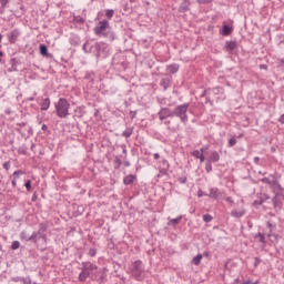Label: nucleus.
Returning <instances> with one entry per match:
<instances>
[{
	"instance_id": "1",
	"label": "nucleus",
	"mask_w": 284,
	"mask_h": 284,
	"mask_svg": "<svg viewBox=\"0 0 284 284\" xmlns=\"http://www.w3.org/2000/svg\"><path fill=\"white\" fill-rule=\"evenodd\" d=\"M55 112L60 119H67L70 114V102L64 98H60L55 103Z\"/></svg>"
},
{
	"instance_id": "2",
	"label": "nucleus",
	"mask_w": 284,
	"mask_h": 284,
	"mask_svg": "<svg viewBox=\"0 0 284 284\" xmlns=\"http://www.w3.org/2000/svg\"><path fill=\"white\" fill-rule=\"evenodd\" d=\"M45 230H48V226L45 224H40V227L37 232H33L29 240L32 241V243L38 244L39 241H43L45 243L48 241V235H45Z\"/></svg>"
},
{
	"instance_id": "3",
	"label": "nucleus",
	"mask_w": 284,
	"mask_h": 284,
	"mask_svg": "<svg viewBox=\"0 0 284 284\" xmlns=\"http://www.w3.org/2000/svg\"><path fill=\"white\" fill-rule=\"evenodd\" d=\"M108 28H110V22L108 20H102L94 28V33L98 37H111V39H114V34L113 33H110V32L105 31V30H108Z\"/></svg>"
},
{
	"instance_id": "4",
	"label": "nucleus",
	"mask_w": 284,
	"mask_h": 284,
	"mask_svg": "<svg viewBox=\"0 0 284 284\" xmlns=\"http://www.w3.org/2000/svg\"><path fill=\"white\" fill-rule=\"evenodd\" d=\"M189 108H190L189 103L178 105L173 111V116H178L179 119H181L182 123H185L187 121Z\"/></svg>"
},
{
	"instance_id": "5",
	"label": "nucleus",
	"mask_w": 284,
	"mask_h": 284,
	"mask_svg": "<svg viewBox=\"0 0 284 284\" xmlns=\"http://www.w3.org/2000/svg\"><path fill=\"white\" fill-rule=\"evenodd\" d=\"M142 272H143V262H141V261H135V262L133 263V267H132V274H133V276H135V278H140Z\"/></svg>"
},
{
	"instance_id": "6",
	"label": "nucleus",
	"mask_w": 284,
	"mask_h": 284,
	"mask_svg": "<svg viewBox=\"0 0 284 284\" xmlns=\"http://www.w3.org/2000/svg\"><path fill=\"white\" fill-rule=\"evenodd\" d=\"M158 114H159L160 121L174 116L173 111H171L169 108L161 109Z\"/></svg>"
},
{
	"instance_id": "7",
	"label": "nucleus",
	"mask_w": 284,
	"mask_h": 284,
	"mask_svg": "<svg viewBox=\"0 0 284 284\" xmlns=\"http://www.w3.org/2000/svg\"><path fill=\"white\" fill-rule=\"evenodd\" d=\"M19 34H21V32H19L18 29L11 31L8 36L9 43H17V39H19Z\"/></svg>"
},
{
	"instance_id": "8",
	"label": "nucleus",
	"mask_w": 284,
	"mask_h": 284,
	"mask_svg": "<svg viewBox=\"0 0 284 284\" xmlns=\"http://www.w3.org/2000/svg\"><path fill=\"white\" fill-rule=\"evenodd\" d=\"M82 270L87 272H94L98 270L97 265L92 264V262H82Z\"/></svg>"
},
{
	"instance_id": "9",
	"label": "nucleus",
	"mask_w": 284,
	"mask_h": 284,
	"mask_svg": "<svg viewBox=\"0 0 284 284\" xmlns=\"http://www.w3.org/2000/svg\"><path fill=\"white\" fill-rule=\"evenodd\" d=\"M209 196L210 199H220V196H223V194L221 193V191H219L217 187H213V189H210Z\"/></svg>"
},
{
	"instance_id": "10",
	"label": "nucleus",
	"mask_w": 284,
	"mask_h": 284,
	"mask_svg": "<svg viewBox=\"0 0 284 284\" xmlns=\"http://www.w3.org/2000/svg\"><path fill=\"white\" fill-rule=\"evenodd\" d=\"M221 161V155H219V152L213 151L209 158L210 163H219Z\"/></svg>"
},
{
	"instance_id": "11",
	"label": "nucleus",
	"mask_w": 284,
	"mask_h": 284,
	"mask_svg": "<svg viewBox=\"0 0 284 284\" xmlns=\"http://www.w3.org/2000/svg\"><path fill=\"white\" fill-rule=\"evenodd\" d=\"M245 215V210H233L231 212V216H233V219H241V216Z\"/></svg>"
},
{
	"instance_id": "12",
	"label": "nucleus",
	"mask_w": 284,
	"mask_h": 284,
	"mask_svg": "<svg viewBox=\"0 0 284 284\" xmlns=\"http://www.w3.org/2000/svg\"><path fill=\"white\" fill-rule=\"evenodd\" d=\"M88 276H90V272L82 268V272L79 274V281L81 283H85V281H88Z\"/></svg>"
},
{
	"instance_id": "13",
	"label": "nucleus",
	"mask_w": 284,
	"mask_h": 284,
	"mask_svg": "<svg viewBox=\"0 0 284 284\" xmlns=\"http://www.w3.org/2000/svg\"><path fill=\"white\" fill-rule=\"evenodd\" d=\"M187 10H190V1L187 0H183V2L181 3L179 11L180 12H187Z\"/></svg>"
},
{
	"instance_id": "14",
	"label": "nucleus",
	"mask_w": 284,
	"mask_h": 284,
	"mask_svg": "<svg viewBox=\"0 0 284 284\" xmlns=\"http://www.w3.org/2000/svg\"><path fill=\"white\" fill-rule=\"evenodd\" d=\"M166 70L170 74H176L179 72V64H170Z\"/></svg>"
},
{
	"instance_id": "15",
	"label": "nucleus",
	"mask_w": 284,
	"mask_h": 284,
	"mask_svg": "<svg viewBox=\"0 0 284 284\" xmlns=\"http://www.w3.org/2000/svg\"><path fill=\"white\" fill-rule=\"evenodd\" d=\"M40 105H41L42 111L49 110V108H50V98L44 99Z\"/></svg>"
},
{
	"instance_id": "16",
	"label": "nucleus",
	"mask_w": 284,
	"mask_h": 284,
	"mask_svg": "<svg viewBox=\"0 0 284 284\" xmlns=\"http://www.w3.org/2000/svg\"><path fill=\"white\" fill-rule=\"evenodd\" d=\"M273 187V192H275V194H280V192L283 190V187L281 186V184H278V182H273V185H271Z\"/></svg>"
},
{
	"instance_id": "17",
	"label": "nucleus",
	"mask_w": 284,
	"mask_h": 284,
	"mask_svg": "<svg viewBox=\"0 0 284 284\" xmlns=\"http://www.w3.org/2000/svg\"><path fill=\"white\" fill-rule=\"evenodd\" d=\"M123 182H124V185H132V183H134V175L125 176Z\"/></svg>"
},
{
	"instance_id": "18",
	"label": "nucleus",
	"mask_w": 284,
	"mask_h": 284,
	"mask_svg": "<svg viewBox=\"0 0 284 284\" xmlns=\"http://www.w3.org/2000/svg\"><path fill=\"white\" fill-rule=\"evenodd\" d=\"M226 50H235L236 49V42L234 41H227L225 44Z\"/></svg>"
},
{
	"instance_id": "19",
	"label": "nucleus",
	"mask_w": 284,
	"mask_h": 284,
	"mask_svg": "<svg viewBox=\"0 0 284 284\" xmlns=\"http://www.w3.org/2000/svg\"><path fill=\"white\" fill-rule=\"evenodd\" d=\"M40 54L42 57H48V47L45 44H40Z\"/></svg>"
},
{
	"instance_id": "20",
	"label": "nucleus",
	"mask_w": 284,
	"mask_h": 284,
	"mask_svg": "<svg viewBox=\"0 0 284 284\" xmlns=\"http://www.w3.org/2000/svg\"><path fill=\"white\" fill-rule=\"evenodd\" d=\"M160 85H162L164 90H168V88H170V79H162Z\"/></svg>"
},
{
	"instance_id": "21",
	"label": "nucleus",
	"mask_w": 284,
	"mask_h": 284,
	"mask_svg": "<svg viewBox=\"0 0 284 284\" xmlns=\"http://www.w3.org/2000/svg\"><path fill=\"white\" fill-rule=\"evenodd\" d=\"M255 241H258V243H265V235H263V233H257L255 235Z\"/></svg>"
},
{
	"instance_id": "22",
	"label": "nucleus",
	"mask_w": 284,
	"mask_h": 284,
	"mask_svg": "<svg viewBox=\"0 0 284 284\" xmlns=\"http://www.w3.org/2000/svg\"><path fill=\"white\" fill-rule=\"evenodd\" d=\"M231 32H232V28H230V26L225 24V26L223 27V34H224V37L230 36Z\"/></svg>"
},
{
	"instance_id": "23",
	"label": "nucleus",
	"mask_w": 284,
	"mask_h": 284,
	"mask_svg": "<svg viewBox=\"0 0 284 284\" xmlns=\"http://www.w3.org/2000/svg\"><path fill=\"white\" fill-rule=\"evenodd\" d=\"M202 258H203V255H202V254H197V255L193 258V264H194V265H200Z\"/></svg>"
},
{
	"instance_id": "24",
	"label": "nucleus",
	"mask_w": 284,
	"mask_h": 284,
	"mask_svg": "<svg viewBox=\"0 0 284 284\" xmlns=\"http://www.w3.org/2000/svg\"><path fill=\"white\" fill-rule=\"evenodd\" d=\"M20 239H21V241H32V240L30 239V236H28V233H27L26 231H22V232L20 233Z\"/></svg>"
},
{
	"instance_id": "25",
	"label": "nucleus",
	"mask_w": 284,
	"mask_h": 284,
	"mask_svg": "<svg viewBox=\"0 0 284 284\" xmlns=\"http://www.w3.org/2000/svg\"><path fill=\"white\" fill-rule=\"evenodd\" d=\"M122 136H125V139H130L132 136V129H126L123 133Z\"/></svg>"
},
{
	"instance_id": "26",
	"label": "nucleus",
	"mask_w": 284,
	"mask_h": 284,
	"mask_svg": "<svg viewBox=\"0 0 284 284\" xmlns=\"http://www.w3.org/2000/svg\"><path fill=\"white\" fill-rule=\"evenodd\" d=\"M21 174H26V172H23L22 170H18L13 172V180L17 181V179H19V176H21Z\"/></svg>"
},
{
	"instance_id": "27",
	"label": "nucleus",
	"mask_w": 284,
	"mask_h": 284,
	"mask_svg": "<svg viewBox=\"0 0 284 284\" xmlns=\"http://www.w3.org/2000/svg\"><path fill=\"white\" fill-rule=\"evenodd\" d=\"M21 243L19 241H13L11 244V250H19Z\"/></svg>"
},
{
	"instance_id": "28",
	"label": "nucleus",
	"mask_w": 284,
	"mask_h": 284,
	"mask_svg": "<svg viewBox=\"0 0 284 284\" xmlns=\"http://www.w3.org/2000/svg\"><path fill=\"white\" fill-rule=\"evenodd\" d=\"M105 17L109 19H112V17H114V10L108 9L105 12Z\"/></svg>"
},
{
	"instance_id": "29",
	"label": "nucleus",
	"mask_w": 284,
	"mask_h": 284,
	"mask_svg": "<svg viewBox=\"0 0 284 284\" xmlns=\"http://www.w3.org/2000/svg\"><path fill=\"white\" fill-rule=\"evenodd\" d=\"M234 145H236V138H231L229 140V148H234Z\"/></svg>"
},
{
	"instance_id": "30",
	"label": "nucleus",
	"mask_w": 284,
	"mask_h": 284,
	"mask_svg": "<svg viewBox=\"0 0 284 284\" xmlns=\"http://www.w3.org/2000/svg\"><path fill=\"white\" fill-rule=\"evenodd\" d=\"M203 221H204L205 223H210V222L212 221V215H210V214L203 215Z\"/></svg>"
},
{
	"instance_id": "31",
	"label": "nucleus",
	"mask_w": 284,
	"mask_h": 284,
	"mask_svg": "<svg viewBox=\"0 0 284 284\" xmlns=\"http://www.w3.org/2000/svg\"><path fill=\"white\" fill-rule=\"evenodd\" d=\"M181 219L182 216L171 220L172 225H179V223H181Z\"/></svg>"
},
{
	"instance_id": "32",
	"label": "nucleus",
	"mask_w": 284,
	"mask_h": 284,
	"mask_svg": "<svg viewBox=\"0 0 284 284\" xmlns=\"http://www.w3.org/2000/svg\"><path fill=\"white\" fill-rule=\"evenodd\" d=\"M26 189L28 190V192H30V190H32V182L30 180H28L24 184Z\"/></svg>"
},
{
	"instance_id": "33",
	"label": "nucleus",
	"mask_w": 284,
	"mask_h": 284,
	"mask_svg": "<svg viewBox=\"0 0 284 284\" xmlns=\"http://www.w3.org/2000/svg\"><path fill=\"white\" fill-rule=\"evenodd\" d=\"M206 172H212V162L207 161L205 164Z\"/></svg>"
},
{
	"instance_id": "34",
	"label": "nucleus",
	"mask_w": 284,
	"mask_h": 284,
	"mask_svg": "<svg viewBox=\"0 0 284 284\" xmlns=\"http://www.w3.org/2000/svg\"><path fill=\"white\" fill-rule=\"evenodd\" d=\"M262 183H267V185H273L274 182L270 181L267 178H263Z\"/></svg>"
},
{
	"instance_id": "35",
	"label": "nucleus",
	"mask_w": 284,
	"mask_h": 284,
	"mask_svg": "<svg viewBox=\"0 0 284 284\" xmlns=\"http://www.w3.org/2000/svg\"><path fill=\"white\" fill-rule=\"evenodd\" d=\"M193 156H195V159H199L201 155V152L199 150H195L192 152Z\"/></svg>"
},
{
	"instance_id": "36",
	"label": "nucleus",
	"mask_w": 284,
	"mask_h": 284,
	"mask_svg": "<svg viewBox=\"0 0 284 284\" xmlns=\"http://www.w3.org/2000/svg\"><path fill=\"white\" fill-rule=\"evenodd\" d=\"M18 152H19L20 154H28V150L24 149V148H19Z\"/></svg>"
},
{
	"instance_id": "37",
	"label": "nucleus",
	"mask_w": 284,
	"mask_h": 284,
	"mask_svg": "<svg viewBox=\"0 0 284 284\" xmlns=\"http://www.w3.org/2000/svg\"><path fill=\"white\" fill-rule=\"evenodd\" d=\"M23 284H37V283L32 282V280H30V277H27V278H24Z\"/></svg>"
},
{
	"instance_id": "38",
	"label": "nucleus",
	"mask_w": 284,
	"mask_h": 284,
	"mask_svg": "<svg viewBox=\"0 0 284 284\" xmlns=\"http://www.w3.org/2000/svg\"><path fill=\"white\" fill-rule=\"evenodd\" d=\"M89 255L97 256V250L95 248L89 250Z\"/></svg>"
},
{
	"instance_id": "39",
	"label": "nucleus",
	"mask_w": 284,
	"mask_h": 284,
	"mask_svg": "<svg viewBox=\"0 0 284 284\" xmlns=\"http://www.w3.org/2000/svg\"><path fill=\"white\" fill-rule=\"evenodd\" d=\"M170 168V164L168 163V160H163V170H168Z\"/></svg>"
},
{
	"instance_id": "40",
	"label": "nucleus",
	"mask_w": 284,
	"mask_h": 284,
	"mask_svg": "<svg viewBox=\"0 0 284 284\" xmlns=\"http://www.w3.org/2000/svg\"><path fill=\"white\" fill-rule=\"evenodd\" d=\"M272 201H273V204L276 206L278 203V194H275Z\"/></svg>"
},
{
	"instance_id": "41",
	"label": "nucleus",
	"mask_w": 284,
	"mask_h": 284,
	"mask_svg": "<svg viewBox=\"0 0 284 284\" xmlns=\"http://www.w3.org/2000/svg\"><path fill=\"white\" fill-rule=\"evenodd\" d=\"M10 0H0V3L2 6V8H6L8 6Z\"/></svg>"
},
{
	"instance_id": "42",
	"label": "nucleus",
	"mask_w": 284,
	"mask_h": 284,
	"mask_svg": "<svg viewBox=\"0 0 284 284\" xmlns=\"http://www.w3.org/2000/svg\"><path fill=\"white\" fill-rule=\"evenodd\" d=\"M3 168H4V170H10V162L8 161V162H4L3 163Z\"/></svg>"
},
{
	"instance_id": "43",
	"label": "nucleus",
	"mask_w": 284,
	"mask_h": 284,
	"mask_svg": "<svg viewBox=\"0 0 284 284\" xmlns=\"http://www.w3.org/2000/svg\"><path fill=\"white\" fill-rule=\"evenodd\" d=\"M213 0H197V3H212Z\"/></svg>"
},
{
	"instance_id": "44",
	"label": "nucleus",
	"mask_w": 284,
	"mask_h": 284,
	"mask_svg": "<svg viewBox=\"0 0 284 284\" xmlns=\"http://www.w3.org/2000/svg\"><path fill=\"white\" fill-rule=\"evenodd\" d=\"M260 162H261V158L260 156H255L254 158V163H256V165H258Z\"/></svg>"
},
{
	"instance_id": "45",
	"label": "nucleus",
	"mask_w": 284,
	"mask_h": 284,
	"mask_svg": "<svg viewBox=\"0 0 284 284\" xmlns=\"http://www.w3.org/2000/svg\"><path fill=\"white\" fill-rule=\"evenodd\" d=\"M226 202H227V203H231V205L234 204V200H232V197H226Z\"/></svg>"
},
{
	"instance_id": "46",
	"label": "nucleus",
	"mask_w": 284,
	"mask_h": 284,
	"mask_svg": "<svg viewBox=\"0 0 284 284\" xmlns=\"http://www.w3.org/2000/svg\"><path fill=\"white\" fill-rule=\"evenodd\" d=\"M82 50H83L84 52H88V42H85V43L83 44Z\"/></svg>"
},
{
	"instance_id": "47",
	"label": "nucleus",
	"mask_w": 284,
	"mask_h": 284,
	"mask_svg": "<svg viewBox=\"0 0 284 284\" xmlns=\"http://www.w3.org/2000/svg\"><path fill=\"white\" fill-rule=\"evenodd\" d=\"M130 114H131V119H134V116H136V111H131Z\"/></svg>"
},
{
	"instance_id": "48",
	"label": "nucleus",
	"mask_w": 284,
	"mask_h": 284,
	"mask_svg": "<svg viewBox=\"0 0 284 284\" xmlns=\"http://www.w3.org/2000/svg\"><path fill=\"white\" fill-rule=\"evenodd\" d=\"M197 159H200L201 163H203V161H205V156L203 154H201Z\"/></svg>"
},
{
	"instance_id": "49",
	"label": "nucleus",
	"mask_w": 284,
	"mask_h": 284,
	"mask_svg": "<svg viewBox=\"0 0 284 284\" xmlns=\"http://www.w3.org/2000/svg\"><path fill=\"white\" fill-rule=\"evenodd\" d=\"M280 123H283V124H284V114L281 115V118H280Z\"/></svg>"
},
{
	"instance_id": "50",
	"label": "nucleus",
	"mask_w": 284,
	"mask_h": 284,
	"mask_svg": "<svg viewBox=\"0 0 284 284\" xmlns=\"http://www.w3.org/2000/svg\"><path fill=\"white\" fill-rule=\"evenodd\" d=\"M197 196L201 199V196H203V191L200 190V191L197 192Z\"/></svg>"
},
{
	"instance_id": "51",
	"label": "nucleus",
	"mask_w": 284,
	"mask_h": 284,
	"mask_svg": "<svg viewBox=\"0 0 284 284\" xmlns=\"http://www.w3.org/2000/svg\"><path fill=\"white\" fill-rule=\"evenodd\" d=\"M42 130H43V132L48 131V125L43 124Z\"/></svg>"
},
{
	"instance_id": "52",
	"label": "nucleus",
	"mask_w": 284,
	"mask_h": 284,
	"mask_svg": "<svg viewBox=\"0 0 284 284\" xmlns=\"http://www.w3.org/2000/svg\"><path fill=\"white\" fill-rule=\"evenodd\" d=\"M154 159H155V160H159V159H161V155H159V153H155V154H154Z\"/></svg>"
},
{
	"instance_id": "53",
	"label": "nucleus",
	"mask_w": 284,
	"mask_h": 284,
	"mask_svg": "<svg viewBox=\"0 0 284 284\" xmlns=\"http://www.w3.org/2000/svg\"><path fill=\"white\" fill-rule=\"evenodd\" d=\"M12 185H13V187H17V180H12Z\"/></svg>"
},
{
	"instance_id": "54",
	"label": "nucleus",
	"mask_w": 284,
	"mask_h": 284,
	"mask_svg": "<svg viewBox=\"0 0 284 284\" xmlns=\"http://www.w3.org/2000/svg\"><path fill=\"white\" fill-rule=\"evenodd\" d=\"M124 165L125 168H130V162L129 161L124 162Z\"/></svg>"
},
{
	"instance_id": "55",
	"label": "nucleus",
	"mask_w": 284,
	"mask_h": 284,
	"mask_svg": "<svg viewBox=\"0 0 284 284\" xmlns=\"http://www.w3.org/2000/svg\"><path fill=\"white\" fill-rule=\"evenodd\" d=\"M267 227H270V230H272V223L267 222Z\"/></svg>"
},
{
	"instance_id": "56",
	"label": "nucleus",
	"mask_w": 284,
	"mask_h": 284,
	"mask_svg": "<svg viewBox=\"0 0 284 284\" xmlns=\"http://www.w3.org/2000/svg\"><path fill=\"white\" fill-rule=\"evenodd\" d=\"M281 65H284V58L280 60Z\"/></svg>"
},
{
	"instance_id": "57",
	"label": "nucleus",
	"mask_w": 284,
	"mask_h": 284,
	"mask_svg": "<svg viewBox=\"0 0 284 284\" xmlns=\"http://www.w3.org/2000/svg\"><path fill=\"white\" fill-rule=\"evenodd\" d=\"M32 201H37V194L32 196Z\"/></svg>"
},
{
	"instance_id": "58",
	"label": "nucleus",
	"mask_w": 284,
	"mask_h": 284,
	"mask_svg": "<svg viewBox=\"0 0 284 284\" xmlns=\"http://www.w3.org/2000/svg\"><path fill=\"white\" fill-rule=\"evenodd\" d=\"M187 181V179H183V180H181V183H185Z\"/></svg>"
},
{
	"instance_id": "59",
	"label": "nucleus",
	"mask_w": 284,
	"mask_h": 284,
	"mask_svg": "<svg viewBox=\"0 0 284 284\" xmlns=\"http://www.w3.org/2000/svg\"><path fill=\"white\" fill-rule=\"evenodd\" d=\"M116 163H119V165H121V160H119V158H116Z\"/></svg>"
},
{
	"instance_id": "60",
	"label": "nucleus",
	"mask_w": 284,
	"mask_h": 284,
	"mask_svg": "<svg viewBox=\"0 0 284 284\" xmlns=\"http://www.w3.org/2000/svg\"><path fill=\"white\" fill-rule=\"evenodd\" d=\"M250 284H258V281H256V282H253V283L250 281Z\"/></svg>"
},
{
	"instance_id": "61",
	"label": "nucleus",
	"mask_w": 284,
	"mask_h": 284,
	"mask_svg": "<svg viewBox=\"0 0 284 284\" xmlns=\"http://www.w3.org/2000/svg\"><path fill=\"white\" fill-rule=\"evenodd\" d=\"M128 153V150L123 149V154H126Z\"/></svg>"
},
{
	"instance_id": "62",
	"label": "nucleus",
	"mask_w": 284,
	"mask_h": 284,
	"mask_svg": "<svg viewBox=\"0 0 284 284\" xmlns=\"http://www.w3.org/2000/svg\"><path fill=\"white\" fill-rule=\"evenodd\" d=\"M255 265H258V258L255 260Z\"/></svg>"
},
{
	"instance_id": "63",
	"label": "nucleus",
	"mask_w": 284,
	"mask_h": 284,
	"mask_svg": "<svg viewBox=\"0 0 284 284\" xmlns=\"http://www.w3.org/2000/svg\"><path fill=\"white\" fill-rule=\"evenodd\" d=\"M0 57H3V51H0Z\"/></svg>"
},
{
	"instance_id": "64",
	"label": "nucleus",
	"mask_w": 284,
	"mask_h": 284,
	"mask_svg": "<svg viewBox=\"0 0 284 284\" xmlns=\"http://www.w3.org/2000/svg\"><path fill=\"white\" fill-rule=\"evenodd\" d=\"M243 284H250V281L244 282Z\"/></svg>"
}]
</instances>
